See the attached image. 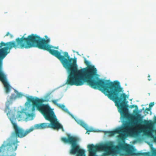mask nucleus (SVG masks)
Segmentation results:
<instances>
[{"label": "nucleus", "mask_w": 156, "mask_h": 156, "mask_svg": "<svg viewBox=\"0 0 156 156\" xmlns=\"http://www.w3.org/2000/svg\"><path fill=\"white\" fill-rule=\"evenodd\" d=\"M145 122H147V121H145Z\"/></svg>", "instance_id": "obj_26"}, {"label": "nucleus", "mask_w": 156, "mask_h": 156, "mask_svg": "<svg viewBox=\"0 0 156 156\" xmlns=\"http://www.w3.org/2000/svg\"><path fill=\"white\" fill-rule=\"evenodd\" d=\"M151 110V108H150L149 107V108H146L145 109V110H147V111H150V110Z\"/></svg>", "instance_id": "obj_21"}, {"label": "nucleus", "mask_w": 156, "mask_h": 156, "mask_svg": "<svg viewBox=\"0 0 156 156\" xmlns=\"http://www.w3.org/2000/svg\"><path fill=\"white\" fill-rule=\"evenodd\" d=\"M58 99L53 100H51V102L54 105H56L57 106L59 105V104L57 103V102L58 101Z\"/></svg>", "instance_id": "obj_15"}, {"label": "nucleus", "mask_w": 156, "mask_h": 156, "mask_svg": "<svg viewBox=\"0 0 156 156\" xmlns=\"http://www.w3.org/2000/svg\"><path fill=\"white\" fill-rule=\"evenodd\" d=\"M27 101L25 103L26 106H28L30 103H32V107L31 111L32 112H34L35 110V108H37L39 104L42 103L46 101V100L43 99H39L37 98H34L32 96H27Z\"/></svg>", "instance_id": "obj_8"}, {"label": "nucleus", "mask_w": 156, "mask_h": 156, "mask_svg": "<svg viewBox=\"0 0 156 156\" xmlns=\"http://www.w3.org/2000/svg\"><path fill=\"white\" fill-rule=\"evenodd\" d=\"M154 102H151V103L149 105V107L150 108H151L154 105Z\"/></svg>", "instance_id": "obj_17"}, {"label": "nucleus", "mask_w": 156, "mask_h": 156, "mask_svg": "<svg viewBox=\"0 0 156 156\" xmlns=\"http://www.w3.org/2000/svg\"><path fill=\"white\" fill-rule=\"evenodd\" d=\"M67 138L62 137L61 140L65 143H68L71 145V148L69 153L71 154H76V156H85L84 151L81 149L77 144L78 139L69 134H67Z\"/></svg>", "instance_id": "obj_7"}, {"label": "nucleus", "mask_w": 156, "mask_h": 156, "mask_svg": "<svg viewBox=\"0 0 156 156\" xmlns=\"http://www.w3.org/2000/svg\"><path fill=\"white\" fill-rule=\"evenodd\" d=\"M27 116L30 117H31L32 116V114H30V113L27 114Z\"/></svg>", "instance_id": "obj_18"}, {"label": "nucleus", "mask_w": 156, "mask_h": 156, "mask_svg": "<svg viewBox=\"0 0 156 156\" xmlns=\"http://www.w3.org/2000/svg\"><path fill=\"white\" fill-rule=\"evenodd\" d=\"M136 120V122L134 123V124L135 125H136L137 124V123L138 122H140L141 121V120L140 119H138V118H136L135 119Z\"/></svg>", "instance_id": "obj_16"}, {"label": "nucleus", "mask_w": 156, "mask_h": 156, "mask_svg": "<svg viewBox=\"0 0 156 156\" xmlns=\"http://www.w3.org/2000/svg\"><path fill=\"white\" fill-rule=\"evenodd\" d=\"M9 35L11 38H12L13 37V35L11 34H10Z\"/></svg>", "instance_id": "obj_24"}, {"label": "nucleus", "mask_w": 156, "mask_h": 156, "mask_svg": "<svg viewBox=\"0 0 156 156\" xmlns=\"http://www.w3.org/2000/svg\"><path fill=\"white\" fill-rule=\"evenodd\" d=\"M69 58L75 60L76 66L74 68L70 69L65 68L69 73L66 84L79 86L86 82L92 88H98L110 99L115 102L122 115L124 118H126L128 115L127 101H126L127 96L124 93H121L122 88L118 83L99 78L98 76L96 69L94 66L90 65V62L85 58L84 63L87 67L78 70L76 58Z\"/></svg>", "instance_id": "obj_1"}, {"label": "nucleus", "mask_w": 156, "mask_h": 156, "mask_svg": "<svg viewBox=\"0 0 156 156\" xmlns=\"http://www.w3.org/2000/svg\"><path fill=\"white\" fill-rule=\"evenodd\" d=\"M37 109L43 115L46 120L50 122V123H44L36 124L34 126L35 129H42L51 128L55 129H61L64 131L62 126L58 121L54 112L48 104H39Z\"/></svg>", "instance_id": "obj_6"}, {"label": "nucleus", "mask_w": 156, "mask_h": 156, "mask_svg": "<svg viewBox=\"0 0 156 156\" xmlns=\"http://www.w3.org/2000/svg\"><path fill=\"white\" fill-rule=\"evenodd\" d=\"M15 91L17 92V95H16L14 94H12L10 98V99L12 101L13 100L16 99L17 98H20L23 96V95L21 93L18 92L16 90Z\"/></svg>", "instance_id": "obj_10"}, {"label": "nucleus", "mask_w": 156, "mask_h": 156, "mask_svg": "<svg viewBox=\"0 0 156 156\" xmlns=\"http://www.w3.org/2000/svg\"><path fill=\"white\" fill-rule=\"evenodd\" d=\"M26 48L32 47H37L40 49L47 50L52 55L58 58L61 62L64 68H74L75 67V60L69 59L68 52H64L61 53L58 50L51 49V48L57 49V48L50 46L48 44L50 42L49 39L46 40L41 38L36 34H31L27 37H25Z\"/></svg>", "instance_id": "obj_3"}, {"label": "nucleus", "mask_w": 156, "mask_h": 156, "mask_svg": "<svg viewBox=\"0 0 156 156\" xmlns=\"http://www.w3.org/2000/svg\"><path fill=\"white\" fill-rule=\"evenodd\" d=\"M18 118H20V120L24 118V112H19L18 113Z\"/></svg>", "instance_id": "obj_12"}, {"label": "nucleus", "mask_w": 156, "mask_h": 156, "mask_svg": "<svg viewBox=\"0 0 156 156\" xmlns=\"http://www.w3.org/2000/svg\"><path fill=\"white\" fill-rule=\"evenodd\" d=\"M12 101L11 100H9V101H8L6 103V107L5 108V112L7 113V115H8V114L9 113V110H10L9 108V105L10 104H12Z\"/></svg>", "instance_id": "obj_11"}, {"label": "nucleus", "mask_w": 156, "mask_h": 156, "mask_svg": "<svg viewBox=\"0 0 156 156\" xmlns=\"http://www.w3.org/2000/svg\"><path fill=\"white\" fill-rule=\"evenodd\" d=\"M57 107H59V108H61L62 110L65 112H67V109L65 108V106L64 105H61L59 104V105H58Z\"/></svg>", "instance_id": "obj_13"}, {"label": "nucleus", "mask_w": 156, "mask_h": 156, "mask_svg": "<svg viewBox=\"0 0 156 156\" xmlns=\"http://www.w3.org/2000/svg\"><path fill=\"white\" fill-rule=\"evenodd\" d=\"M150 75H148V80L149 81H150V80H151V79L150 78Z\"/></svg>", "instance_id": "obj_19"}, {"label": "nucleus", "mask_w": 156, "mask_h": 156, "mask_svg": "<svg viewBox=\"0 0 156 156\" xmlns=\"http://www.w3.org/2000/svg\"><path fill=\"white\" fill-rule=\"evenodd\" d=\"M147 134L148 135H150L151 134V133L150 132L148 131L147 132Z\"/></svg>", "instance_id": "obj_20"}, {"label": "nucleus", "mask_w": 156, "mask_h": 156, "mask_svg": "<svg viewBox=\"0 0 156 156\" xmlns=\"http://www.w3.org/2000/svg\"><path fill=\"white\" fill-rule=\"evenodd\" d=\"M13 48L16 49L26 48L24 36L20 38H17L15 41H9L6 43L1 42L0 43V81L3 83L7 94L9 92L12 87L8 82L6 76L2 70V60Z\"/></svg>", "instance_id": "obj_5"}, {"label": "nucleus", "mask_w": 156, "mask_h": 156, "mask_svg": "<svg viewBox=\"0 0 156 156\" xmlns=\"http://www.w3.org/2000/svg\"><path fill=\"white\" fill-rule=\"evenodd\" d=\"M76 121L78 124L84 128L85 129L87 130V132H90L92 131L91 130L88 129L87 126L83 121L80 119H76Z\"/></svg>", "instance_id": "obj_9"}, {"label": "nucleus", "mask_w": 156, "mask_h": 156, "mask_svg": "<svg viewBox=\"0 0 156 156\" xmlns=\"http://www.w3.org/2000/svg\"><path fill=\"white\" fill-rule=\"evenodd\" d=\"M151 156H156V149L154 148L151 149Z\"/></svg>", "instance_id": "obj_14"}, {"label": "nucleus", "mask_w": 156, "mask_h": 156, "mask_svg": "<svg viewBox=\"0 0 156 156\" xmlns=\"http://www.w3.org/2000/svg\"><path fill=\"white\" fill-rule=\"evenodd\" d=\"M45 38H47V37H47V36H45Z\"/></svg>", "instance_id": "obj_25"}, {"label": "nucleus", "mask_w": 156, "mask_h": 156, "mask_svg": "<svg viewBox=\"0 0 156 156\" xmlns=\"http://www.w3.org/2000/svg\"><path fill=\"white\" fill-rule=\"evenodd\" d=\"M109 136H112L116 133L119 134L118 136L119 139L122 142H119L117 146H114L112 143L104 144L94 145L93 144H89L87 147L89 151V156H98L96 155L97 151L103 150L106 152V155L112 154L116 156H151L150 152H136L134 147L125 143V140L128 136L134 137L137 136L139 132L130 125V123H126L122 128H119L112 131H106Z\"/></svg>", "instance_id": "obj_2"}, {"label": "nucleus", "mask_w": 156, "mask_h": 156, "mask_svg": "<svg viewBox=\"0 0 156 156\" xmlns=\"http://www.w3.org/2000/svg\"><path fill=\"white\" fill-rule=\"evenodd\" d=\"M9 119L14 130L12 133L10 137L4 141L0 147V156H15L16 153L14 152L16 150L18 145V143L20 142L17 138H22L25 137L34 129L32 127L25 130L18 126L14 122V120L16 119L15 118H9Z\"/></svg>", "instance_id": "obj_4"}, {"label": "nucleus", "mask_w": 156, "mask_h": 156, "mask_svg": "<svg viewBox=\"0 0 156 156\" xmlns=\"http://www.w3.org/2000/svg\"><path fill=\"white\" fill-rule=\"evenodd\" d=\"M131 106H132V107H133H133H136V108H137V106H136V105L135 106V105H132Z\"/></svg>", "instance_id": "obj_23"}, {"label": "nucleus", "mask_w": 156, "mask_h": 156, "mask_svg": "<svg viewBox=\"0 0 156 156\" xmlns=\"http://www.w3.org/2000/svg\"><path fill=\"white\" fill-rule=\"evenodd\" d=\"M9 34V32H8L5 35V36H8L9 35V34Z\"/></svg>", "instance_id": "obj_22"}]
</instances>
